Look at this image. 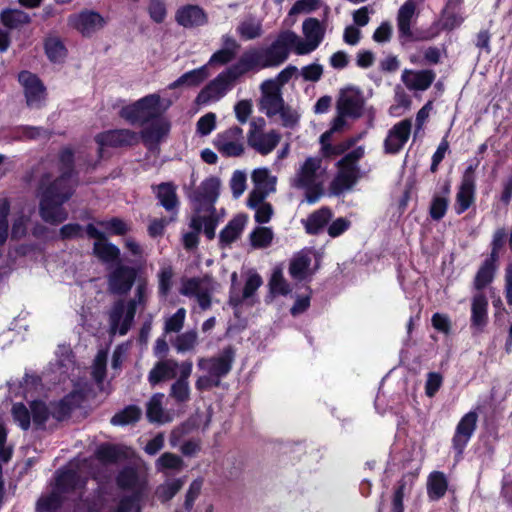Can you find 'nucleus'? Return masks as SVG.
<instances>
[{
  "instance_id": "obj_55",
  "label": "nucleus",
  "mask_w": 512,
  "mask_h": 512,
  "mask_svg": "<svg viewBox=\"0 0 512 512\" xmlns=\"http://www.w3.org/2000/svg\"><path fill=\"white\" fill-rule=\"evenodd\" d=\"M98 224L105 229L108 234L124 236L129 231L127 223L119 217H112L108 220L99 221Z\"/></svg>"
},
{
  "instance_id": "obj_29",
  "label": "nucleus",
  "mask_w": 512,
  "mask_h": 512,
  "mask_svg": "<svg viewBox=\"0 0 512 512\" xmlns=\"http://www.w3.org/2000/svg\"><path fill=\"white\" fill-rule=\"evenodd\" d=\"M471 328L483 331L488 323V300L484 294H476L471 304Z\"/></svg>"
},
{
  "instance_id": "obj_22",
  "label": "nucleus",
  "mask_w": 512,
  "mask_h": 512,
  "mask_svg": "<svg viewBox=\"0 0 512 512\" xmlns=\"http://www.w3.org/2000/svg\"><path fill=\"white\" fill-rule=\"evenodd\" d=\"M221 45L222 47L211 55L208 61L209 66H224L229 64L236 58L241 48L238 41L229 34L221 36Z\"/></svg>"
},
{
  "instance_id": "obj_26",
  "label": "nucleus",
  "mask_w": 512,
  "mask_h": 512,
  "mask_svg": "<svg viewBox=\"0 0 512 512\" xmlns=\"http://www.w3.org/2000/svg\"><path fill=\"white\" fill-rule=\"evenodd\" d=\"M115 482L117 487L123 491H130L131 493L141 491L144 495L146 483L140 480L137 469L132 466L122 468L116 475Z\"/></svg>"
},
{
  "instance_id": "obj_34",
  "label": "nucleus",
  "mask_w": 512,
  "mask_h": 512,
  "mask_svg": "<svg viewBox=\"0 0 512 512\" xmlns=\"http://www.w3.org/2000/svg\"><path fill=\"white\" fill-rule=\"evenodd\" d=\"M497 268L498 261L487 257L483 261L475 275V289L483 290L484 288H486L493 281Z\"/></svg>"
},
{
  "instance_id": "obj_30",
  "label": "nucleus",
  "mask_w": 512,
  "mask_h": 512,
  "mask_svg": "<svg viewBox=\"0 0 512 512\" xmlns=\"http://www.w3.org/2000/svg\"><path fill=\"white\" fill-rule=\"evenodd\" d=\"M178 362L175 360H160L150 370L148 381L155 386L163 381L174 379L177 375Z\"/></svg>"
},
{
  "instance_id": "obj_20",
  "label": "nucleus",
  "mask_w": 512,
  "mask_h": 512,
  "mask_svg": "<svg viewBox=\"0 0 512 512\" xmlns=\"http://www.w3.org/2000/svg\"><path fill=\"white\" fill-rule=\"evenodd\" d=\"M175 20L178 25L191 29L206 25L208 23V15L199 5L186 4L177 9Z\"/></svg>"
},
{
  "instance_id": "obj_19",
  "label": "nucleus",
  "mask_w": 512,
  "mask_h": 512,
  "mask_svg": "<svg viewBox=\"0 0 512 512\" xmlns=\"http://www.w3.org/2000/svg\"><path fill=\"white\" fill-rule=\"evenodd\" d=\"M220 185V179L215 176L204 179L194 192L193 200L201 206H208L207 210L214 213L216 211L214 204L220 194Z\"/></svg>"
},
{
  "instance_id": "obj_15",
  "label": "nucleus",
  "mask_w": 512,
  "mask_h": 512,
  "mask_svg": "<svg viewBox=\"0 0 512 512\" xmlns=\"http://www.w3.org/2000/svg\"><path fill=\"white\" fill-rule=\"evenodd\" d=\"M86 400V394L83 390H73L66 394L59 401L50 402L51 416L61 422L69 418L72 412L79 408Z\"/></svg>"
},
{
  "instance_id": "obj_51",
  "label": "nucleus",
  "mask_w": 512,
  "mask_h": 512,
  "mask_svg": "<svg viewBox=\"0 0 512 512\" xmlns=\"http://www.w3.org/2000/svg\"><path fill=\"white\" fill-rule=\"evenodd\" d=\"M162 397V394H155L147 403L146 417L150 423L163 422Z\"/></svg>"
},
{
  "instance_id": "obj_48",
  "label": "nucleus",
  "mask_w": 512,
  "mask_h": 512,
  "mask_svg": "<svg viewBox=\"0 0 512 512\" xmlns=\"http://www.w3.org/2000/svg\"><path fill=\"white\" fill-rule=\"evenodd\" d=\"M143 495L141 491H134L130 495L123 496L115 510V512H141L140 502Z\"/></svg>"
},
{
  "instance_id": "obj_57",
  "label": "nucleus",
  "mask_w": 512,
  "mask_h": 512,
  "mask_svg": "<svg viewBox=\"0 0 512 512\" xmlns=\"http://www.w3.org/2000/svg\"><path fill=\"white\" fill-rule=\"evenodd\" d=\"M184 462L182 458L174 453L165 452L157 460L156 466L160 469L180 470Z\"/></svg>"
},
{
  "instance_id": "obj_7",
  "label": "nucleus",
  "mask_w": 512,
  "mask_h": 512,
  "mask_svg": "<svg viewBox=\"0 0 512 512\" xmlns=\"http://www.w3.org/2000/svg\"><path fill=\"white\" fill-rule=\"evenodd\" d=\"M17 80L23 87L26 105L29 108L40 109L46 99V87L42 80L28 70L18 73Z\"/></svg>"
},
{
  "instance_id": "obj_10",
  "label": "nucleus",
  "mask_w": 512,
  "mask_h": 512,
  "mask_svg": "<svg viewBox=\"0 0 512 512\" xmlns=\"http://www.w3.org/2000/svg\"><path fill=\"white\" fill-rule=\"evenodd\" d=\"M139 140L138 133L126 128L109 129L94 136V141L98 146H108L109 148L133 147L139 143Z\"/></svg>"
},
{
  "instance_id": "obj_50",
  "label": "nucleus",
  "mask_w": 512,
  "mask_h": 512,
  "mask_svg": "<svg viewBox=\"0 0 512 512\" xmlns=\"http://www.w3.org/2000/svg\"><path fill=\"white\" fill-rule=\"evenodd\" d=\"M273 240L272 230L268 227H256L250 233V244L253 248H266Z\"/></svg>"
},
{
  "instance_id": "obj_2",
  "label": "nucleus",
  "mask_w": 512,
  "mask_h": 512,
  "mask_svg": "<svg viewBox=\"0 0 512 512\" xmlns=\"http://www.w3.org/2000/svg\"><path fill=\"white\" fill-rule=\"evenodd\" d=\"M296 40L297 35L294 32H282L268 47L247 49L242 53L238 61L246 74L250 71L277 67L287 60L290 48L295 44Z\"/></svg>"
},
{
  "instance_id": "obj_27",
  "label": "nucleus",
  "mask_w": 512,
  "mask_h": 512,
  "mask_svg": "<svg viewBox=\"0 0 512 512\" xmlns=\"http://www.w3.org/2000/svg\"><path fill=\"white\" fill-rule=\"evenodd\" d=\"M247 222V215L237 214L219 233V246L226 248L235 242L242 234Z\"/></svg>"
},
{
  "instance_id": "obj_37",
  "label": "nucleus",
  "mask_w": 512,
  "mask_h": 512,
  "mask_svg": "<svg viewBox=\"0 0 512 512\" xmlns=\"http://www.w3.org/2000/svg\"><path fill=\"white\" fill-rule=\"evenodd\" d=\"M0 21L6 28L13 30L31 22L28 13L18 9H4L0 13Z\"/></svg>"
},
{
  "instance_id": "obj_46",
  "label": "nucleus",
  "mask_w": 512,
  "mask_h": 512,
  "mask_svg": "<svg viewBox=\"0 0 512 512\" xmlns=\"http://www.w3.org/2000/svg\"><path fill=\"white\" fill-rule=\"evenodd\" d=\"M252 180L255 188L267 190L268 193L275 191L276 177L271 176L267 168L255 169L252 173Z\"/></svg>"
},
{
  "instance_id": "obj_58",
  "label": "nucleus",
  "mask_w": 512,
  "mask_h": 512,
  "mask_svg": "<svg viewBox=\"0 0 512 512\" xmlns=\"http://www.w3.org/2000/svg\"><path fill=\"white\" fill-rule=\"evenodd\" d=\"M173 269L171 266L161 268L158 273V293L161 297H167L172 288Z\"/></svg>"
},
{
  "instance_id": "obj_13",
  "label": "nucleus",
  "mask_w": 512,
  "mask_h": 512,
  "mask_svg": "<svg viewBox=\"0 0 512 512\" xmlns=\"http://www.w3.org/2000/svg\"><path fill=\"white\" fill-rule=\"evenodd\" d=\"M412 122L410 119H403L393 125L384 139L383 147L385 154H398L408 142L411 134Z\"/></svg>"
},
{
  "instance_id": "obj_8",
  "label": "nucleus",
  "mask_w": 512,
  "mask_h": 512,
  "mask_svg": "<svg viewBox=\"0 0 512 512\" xmlns=\"http://www.w3.org/2000/svg\"><path fill=\"white\" fill-rule=\"evenodd\" d=\"M234 360L235 350L229 345L223 348L218 356L200 358L198 360V367L201 370H206L208 374L221 381V379L227 376L232 370Z\"/></svg>"
},
{
  "instance_id": "obj_14",
  "label": "nucleus",
  "mask_w": 512,
  "mask_h": 512,
  "mask_svg": "<svg viewBox=\"0 0 512 512\" xmlns=\"http://www.w3.org/2000/svg\"><path fill=\"white\" fill-rule=\"evenodd\" d=\"M54 479L55 482L52 489L63 497L77 490L84 489L87 483L86 479L77 470L71 468L58 469L55 472Z\"/></svg>"
},
{
  "instance_id": "obj_45",
  "label": "nucleus",
  "mask_w": 512,
  "mask_h": 512,
  "mask_svg": "<svg viewBox=\"0 0 512 512\" xmlns=\"http://www.w3.org/2000/svg\"><path fill=\"white\" fill-rule=\"evenodd\" d=\"M238 35L243 40H253L262 35V24L254 18L243 20L236 28Z\"/></svg>"
},
{
  "instance_id": "obj_43",
  "label": "nucleus",
  "mask_w": 512,
  "mask_h": 512,
  "mask_svg": "<svg viewBox=\"0 0 512 512\" xmlns=\"http://www.w3.org/2000/svg\"><path fill=\"white\" fill-rule=\"evenodd\" d=\"M65 497L52 489L47 496H42L36 503L37 512H56L60 510L64 504Z\"/></svg>"
},
{
  "instance_id": "obj_21",
  "label": "nucleus",
  "mask_w": 512,
  "mask_h": 512,
  "mask_svg": "<svg viewBox=\"0 0 512 512\" xmlns=\"http://www.w3.org/2000/svg\"><path fill=\"white\" fill-rule=\"evenodd\" d=\"M170 129V122L160 116L151 121L150 125L141 131L140 137L148 149H153L169 135Z\"/></svg>"
},
{
  "instance_id": "obj_62",
  "label": "nucleus",
  "mask_w": 512,
  "mask_h": 512,
  "mask_svg": "<svg viewBox=\"0 0 512 512\" xmlns=\"http://www.w3.org/2000/svg\"><path fill=\"white\" fill-rule=\"evenodd\" d=\"M186 310L179 308L172 316L165 321L164 330L166 333H178L184 325Z\"/></svg>"
},
{
  "instance_id": "obj_33",
  "label": "nucleus",
  "mask_w": 512,
  "mask_h": 512,
  "mask_svg": "<svg viewBox=\"0 0 512 512\" xmlns=\"http://www.w3.org/2000/svg\"><path fill=\"white\" fill-rule=\"evenodd\" d=\"M476 200V185L460 183L455 197L454 210L457 215L465 213Z\"/></svg>"
},
{
  "instance_id": "obj_59",
  "label": "nucleus",
  "mask_w": 512,
  "mask_h": 512,
  "mask_svg": "<svg viewBox=\"0 0 512 512\" xmlns=\"http://www.w3.org/2000/svg\"><path fill=\"white\" fill-rule=\"evenodd\" d=\"M197 343V333L194 330L187 331L178 335L174 342V347L178 352L192 350Z\"/></svg>"
},
{
  "instance_id": "obj_60",
  "label": "nucleus",
  "mask_w": 512,
  "mask_h": 512,
  "mask_svg": "<svg viewBox=\"0 0 512 512\" xmlns=\"http://www.w3.org/2000/svg\"><path fill=\"white\" fill-rule=\"evenodd\" d=\"M270 292L274 295L286 296L290 293L291 289L289 284L284 279L281 271H275L269 281Z\"/></svg>"
},
{
  "instance_id": "obj_52",
  "label": "nucleus",
  "mask_w": 512,
  "mask_h": 512,
  "mask_svg": "<svg viewBox=\"0 0 512 512\" xmlns=\"http://www.w3.org/2000/svg\"><path fill=\"white\" fill-rule=\"evenodd\" d=\"M449 199L440 197L438 193L432 196L429 206V216L434 221H440L445 215L449 207Z\"/></svg>"
},
{
  "instance_id": "obj_49",
  "label": "nucleus",
  "mask_w": 512,
  "mask_h": 512,
  "mask_svg": "<svg viewBox=\"0 0 512 512\" xmlns=\"http://www.w3.org/2000/svg\"><path fill=\"white\" fill-rule=\"evenodd\" d=\"M311 259L307 255L294 258L289 265V274L297 280H304L310 267Z\"/></svg>"
},
{
  "instance_id": "obj_9",
  "label": "nucleus",
  "mask_w": 512,
  "mask_h": 512,
  "mask_svg": "<svg viewBox=\"0 0 512 512\" xmlns=\"http://www.w3.org/2000/svg\"><path fill=\"white\" fill-rule=\"evenodd\" d=\"M105 24L104 17L94 10L83 9L79 13L68 16V25L87 38L102 29Z\"/></svg>"
},
{
  "instance_id": "obj_39",
  "label": "nucleus",
  "mask_w": 512,
  "mask_h": 512,
  "mask_svg": "<svg viewBox=\"0 0 512 512\" xmlns=\"http://www.w3.org/2000/svg\"><path fill=\"white\" fill-rule=\"evenodd\" d=\"M284 103L282 93H277V91L273 93H265V95L261 96L259 109L264 112L268 118H272L278 115V112L282 110V105Z\"/></svg>"
},
{
  "instance_id": "obj_24",
  "label": "nucleus",
  "mask_w": 512,
  "mask_h": 512,
  "mask_svg": "<svg viewBox=\"0 0 512 512\" xmlns=\"http://www.w3.org/2000/svg\"><path fill=\"white\" fill-rule=\"evenodd\" d=\"M401 78L409 90L425 91L433 84L436 73L431 69L405 70Z\"/></svg>"
},
{
  "instance_id": "obj_6",
  "label": "nucleus",
  "mask_w": 512,
  "mask_h": 512,
  "mask_svg": "<svg viewBox=\"0 0 512 512\" xmlns=\"http://www.w3.org/2000/svg\"><path fill=\"white\" fill-rule=\"evenodd\" d=\"M138 277V270L132 266L116 263L107 276L108 290L114 295L128 294Z\"/></svg>"
},
{
  "instance_id": "obj_53",
  "label": "nucleus",
  "mask_w": 512,
  "mask_h": 512,
  "mask_svg": "<svg viewBox=\"0 0 512 512\" xmlns=\"http://www.w3.org/2000/svg\"><path fill=\"white\" fill-rule=\"evenodd\" d=\"M184 480L182 478L173 479L157 488V495L161 502L170 501L183 487Z\"/></svg>"
},
{
  "instance_id": "obj_4",
  "label": "nucleus",
  "mask_w": 512,
  "mask_h": 512,
  "mask_svg": "<svg viewBox=\"0 0 512 512\" xmlns=\"http://www.w3.org/2000/svg\"><path fill=\"white\" fill-rule=\"evenodd\" d=\"M161 98L158 94H149L132 104L123 106L119 116L131 125H145L161 116Z\"/></svg>"
},
{
  "instance_id": "obj_56",
  "label": "nucleus",
  "mask_w": 512,
  "mask_h": 512,
  "mask_svg": "<svg viewBox=\"0 0 512 512\" xmlns=\"http://www.w3.org/2000/svg\"><path fill=\"white\" fill-rule=\"evenodd\" d=\"M214 145L224 157H239L244 153L241 141H214Z\"/></svg>"
},
{
  "instance_id": "obj_40",
  "label": "nucleus",
  "mask_w": 512,
  "mask_h": 512,
  "mask_svg": "<svg viewBox=\"0 0 512 512\" xmlns=\"http://www.w3.org/2000/svg\"><path fill=\"white\" fill-rule=\"evenodd\" d=\"M142 416V410L134 404L126 406L124 409L115 413L110 423L113 426H126L137 423Z\"/></svg>"
},
{
  "instance_id": "obj_23",
  "label": "nucleus",
  "mask_w": 512,
  "mask_h": 512,
  "mask_svg": "<svg viewBox=\"0 0 512 512\" xmlns=\"http://www.w3.org/2000/svg\"><path fill=\"white\" fill-rule=\"evenodd\" d=\"M322 159L319 157H308L300 166L295 176L291 180V185L295 188L300 186H309L317 181V172L321 168Z\"/></svg>"
},
{
  "instance_id": "obj_31",
  "label": "nucleus",
  "mask_w": 512,
  "mask_h": 512,
  "mask_svg": "<svg viewBox=\"0 0 512 512\" xmlns=\"http://www.w3.org/2000/svg\"><path fill=\"white\" fill-rule=\"evenodd\" d=\"M107 490L103 486H98L90 495L80 497L76 508L83 512H101L106 506Z\"/></svg>"
},
{
  "instance_id": "obj_36",
  "label": "nucleus",
  "mask_w": 512,
  "mask_h": 512,
  "mask_svg": "<svg viewBox=\"0 0 512 512\" xmlns=\"http://www.w3.org/2000/svg\"><path fill=\"white\" fill-rule=\"evenodd\" d=\"M364 154L365 150L363 146H358L346 153L336 164L338 170L360 175L361 171L358 162L364 157Z\"/></svg>"
},
{
  "instance_id": "obj_17",
  "label": "nucleus",
  "mask_w": 512,
  "mask_h": 512,
  "mask_svg": "<svg viewBox=\"0 0 512 512\" xmlns=\"http://www.w3.org/2000/svg\"><path fill=\"white\" fill-rule=\"evenodd\" d=\"M251 129L248 133V144L254 148L261 155H267L271 153L280 142V134L275 130H271L268 133H261L258 129L261 128L253 121L251 122Z\"/></svg>"
},
{
  "instance_id": "obj_25",
  "label": "nucleus",
  "mask_w": 512,
  "mask_h": 512,
  "mask_svg": "<svg viewBox=\"0 0 512 512\" xmlns=\"http://www.w3.org/2000/svg\"><path fill=\"white\" fill-rule=\"evenodd\" d=\"M332 217V210L327 206H323L309 214L306 219H302L301 222L308 235H319L329 224Z\"/></svg>"
},
{
  "instance_id": "obj_35",
  "label": "nucleus",
  "mask_w": 512,
  "mask_h": 512,
  "mask_svg": "<svg viewBox=\"0 0 512 512\" xmlns=\"http://www.w3.org/2000/svg\"><path fill=\"white\" fill-rule=\"evenodd\" d=\"M208 78V71L206 66L193 69L182 74L178 79L169 85L171 89L179 88L181 86L197 87Z\"/></svg>"
},
{
  "instance_id": "obj_47",
  "label": "nucleus",
  "mask_w": 512,
  "mask_h": 512,
  "mask_svg": "<svg viewBox=\"0 0 512 512\" xmlns=\"http://www.w3.org/2000/svg\"><path fill=\"white\" fill-rule=\"evenodd\" d=\"M302 30L306 39H310L320 45L324 38V29L317 18L310 17L304 20Z\"/></svg>"
},
{
  "instance_id": "obj_38",
  "label": "nucleus",
  "mask_w": 512,
  "mask_h": 512,
  "mask_svg": "<svg viewBox=\"0 0 512 512\" xmlns=\"http://www.w3.org/2000/svg\"><path fill=\"white\" fill-rule=\"evenodd\" d=\"M44 51L52 63H61L67 56V48L59 37H48L44 41Z\"/></svg>"
},
{
  "instance_id": "obj_16",
  "label": "nucleus",
  "mask_w": 512,
  "mask_h": 512,
  "mask_svg": "<svg viewBox=\"0 0 512 512\" xmlns=\"http://www.w3.org/2000/svg\"><path fill=\"white\" fill-rule=\"evenodd\" d=\"M416 6L411 0L406 1L398 10L397 14V28L399 33V39L402 42H417L428 40V36L416 35L411 30L412 18L415 14Z\"/></svg>"
},
{
  "instance_id": "obj_41",
  "label": "nucleus",
  "mask_w": 512,
  "mask_h": 512,
  "mask_svg": "<svg viewBox=\"0 0 512 512\" xmlns=\"http://www.w3.org/2000/svg\"><path fill=\"white\" fill-rule=\"evenodd\" d=\"M360 176L361 175H355L352 173L338 170L336 176L334 177L330 184V190L332 194L339 196L344 191L352 189V187L359 180Z\"/></svg>"
},
{
  "instance_id": "obj_11",
  "label": "nucleus",
  "mask_w": 512,
  "mask_h": 512,
  "mask_svg": "<svg viewBox=\"0 0 512 512\" xmlns=\"http://www.w3.org/2000/svg\"><path fill=\"white\" fill-rule=\"evenodd\" d=\"M86 233L89 238L96 239L93 245V254L103 263H119L120 249L113 243L108 242L105 234L98 230L93 224L86 226Z\"/></svg>"
},
{
  "instance_id": "obj_32",
  "label": "nucleus",
  "mask_w": 512,
  "mask_h": 512,
  "mask_svg": "<svg viewBox=\"0 0 512 512\" xmlns=\"http://www.w3.org/2000/svg\"><path fill=\"white\" fill-rule=\"evenodd\" d=\"M448 479L442 471H432L427 479V495L431 501L442 499L448 490Z\"/></svg>"
},
{
  "instance_id": "obj_5",
  "label": "nucleus",
  "mask_w": 512,
  "mask_h": 512,
  "mask_svg": "<svg viewBox=\"0 0 512 512\" xmlns=\"http://www.w3.org/2000/svg\"><path fill=\"white\" fill-rule=\"evenodd\" d=\"M245 74L246 72L237 60L236 63L232 64L225 71L219 73L198 93L196 103L204 105L208 104L211 100H218L226 94L234 81Z\"/></svg>"
},
{
  "instance_id": "obj_44",
  "label": "nucleus",
  "mask_w": 512,
  "mask_h": 512,
  "mask_svg": "<svg viewBox=\"0 0 512 512\" xmlns=\"http://www.w3.org/2000/svg\"><path fill=\"white\" fill-rule=\"evenodd\" d=\"M95 455L101 463L114 464L122 459L125 453L118 446L105 443L97 448Z\"/></svg>"
},
{
  "instance_id": "obj_63",
  "label": "nucleus",
  "mask_w": 512,
  "mask_h": 512,
  "mask_svg": "<svg viewBox=\"0 0 512 512\" xmlns=\"http://www.w3.org/2000/svg\"><path fill=\"white\" fill-rule=\"evenodd\" d=\"M148 14L152 21L157 24L164 22L167 16V9L162 0H150L148 5Z\"/></svg>"
},
{
  "instance_id": "obj_3",
  "label": "nucleus",
  "mask_w": 512,
  "mask_h": 512,
  "mask_svg": "<svg viewBox=\"0 0 512 512\" xmlns=\"http://www.w3.org/2000/svg\"><path fill=\"white\" fill-rule=\"evenodd\" d=\"M146 284L139 283L136 287L135 298L125 302L123 299L115 301L109 312V324L111 332L118 331L120 335H126L131 328L137 311L138 304L145 303Z\"/></svg>"
},
{
  "instance_id": "obj_12",
  "label": "nucleus",
  "mask_w": 512,
  "mask_h": 512,
  "mask_svg": "<svg viewBox=\"0 0 512 512\" xmlns=\"http://www.w3.org/2000/svg\"><path fill=\"white\" fill-rule=\"evenodd\" d=\"M478 414L469 411L458 422L452 437V448L457 456H462L467 444L477 428Z\"/></svg>"
},
{
  "instance_id": "obj_28",
  "label": "nucleus",
  "mask_w": 512,
  "mask_h": 512,
  "mask_svg": "<svg viewBox=\"0 0 512 512\" xmlns=\"http://www.w3.org/2000/svg\"><path fill=\"white\" fill-rule=\"evenodd\" d=\"M152 189L155 192L160 205L166 211L177 212L179 200L176 193V186L172 182H162L158 185H153Z\"/></svg>"
},
{
  "instance_id": "obj_1",
  "label": "nucleus",
  "mask_w": 512,
  "mask_h": 512,
  "mask_svg": "<svg viewBox=\"0 0 512 512\" xmlns=\"http://www.w3.org/2000/svg\"><path fill=\"white\" fill-rule=\"evenodd\" d=\"M60 175L50 181L51 175L44 173L39 181V216L50 225L57 226L68 219V212L63 205L74 194L70 183L75 174V155L70 147L59 152Z\"/></svg>"
},
{
  "instance_id": "obj_18",
  "label": "nucleus",
  "mask_w": 512,
  "mask_h": 512,
  "mask_svg": "<svg viewBox=\"0 0 512 512\" xmlns=\"http://www.w3.org/2000/svg\"><path fill=\"white\" fill-rule=\"evenodd\" d=\"M337 113L357 119L363 114L364 98L359 90L350 89L342 92L336 104Z\"/></svg>"
},
{
  "instance_id": "obj_42",
  "label": "nucleus",
  "mask_w": 512,
  "mask_h": 512,
  "mask_svg": "<svg viewBox=\"0 0 512 512\" xmlns=\"http://www.w3.org/2000/svg\"><path fill=\"white\" fill-rule=\"evenodd\" d=\"M31 419L36 430H45L46 422L51 416L50 407L42 400L30 402Z\"/></svg>"
},
{
  "instance_id": "obj_54",
  "label": "nucleus",
  "mask_w": 512,
  "mask_h": 512,
  "mask_svg": "<svg viewBox=\"0 0 512 512\" xmlns=\"http://www.w3.org/2000/svg\"><path fill=\"white\" fill-rule=\"evenodd\" d=\"M12 416L19 427L27 431L31 426V410H29L23 403H14L12 406Z\"/></svg>"
},
{
  "instance_id": "obj_61",
  "label": "nucleus",
  "mask_w": 512,
  "mask_h": 512,
  "mask_svg": "<svg viewBox=\"0 0 512 512\" xmlns=\"http://www.w3.org/2000/svg\"><path fill=\"white\" fill-rule=\"evenodd\" d=\"M170 397H172L177 403H185L190 399V387L189 382H183L176 380L170 388Z\"/></svg>"
},
{
  "instance_id": "obj_64",
  "label": "nucleus",
  "mask_w": 512,
  "mask_h": 512,
  "mask_svg": "<svg viewBox=\"0 0 512 512\" xmlns=\"http://www.w3.org/2000/svg\"><path fill=\"white\" fill-rule=\"evenodd\" d=\"M203 480L198 478L191 482L188 491L185 495L184 508L187 512H190L194 506L195 500L201 493Z\"/></svg>"
}]
</instances>
